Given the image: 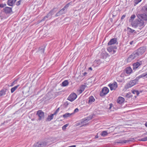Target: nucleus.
I'll return each mask as SVG.
<instances>
[{
  "instance_id": "14",
  "label": "nucleus",
  "mask_w": 147,
  "mask_h": 147,
  "mask_svg": "<svg viewBox=\"0 0 147 147\" xmlns=\"http://www.w3.org/2000/svg\"><path fill=\"white\" fill-rule=\"evenodd\" d=\"M117 39L116 38H113L111 39L108 43V45H111L115 44H117Z\"/></svg>"
},
{
  "instance_id": "56",
  "label": "nucleus",
  "mask_w": 147,
  "mask_h": 147,
  "mask_svg": "<svg viewBox=\"0 0 147 147\" xmlns=\"http://www.w3.org/2000/svg\"><path fill=\"white\" fill-rule=\"evenodd\" d=\"M145 73V75L146 76V78H147V72Z\"/></svg>"
},
{
  "instance_id": "19",
  "label": "nucleus",
  "mask_w": 147,
  "mask_h": 147,
  "mask_svg": "<svg viewBox=\"0 0 147 147\" xmlns=\"http://www.w3.org/2000/svg\"><path fill=\"white\" fill-rule=\"evenodd\" d=\"M142 12L146 14H147V5H145L142 8Z\"/></svg>"
},
{
  "instance_id": "25",
  "label": "nucleus",
  "mask_w": 147,
  "mask_h": 147,
  "mask_svg": "<svg viewBox=\"0 0 147 147\" xmlns=\"http://www.w3.org/2000/svg\"><path fill=\"white\" fill-rule=\"evenodd\" d=\"M132 71V69L130 67H127L125 69V71L126 73L127 74H130Z\"/></svg>"
},
{
  "instance_id": "47",
  "label": "nucleus",
  "mask_w": 147,
  "mask_h": 147,
  "mask_svg": "<svg viewBox=\"0 0 147 147\" xmlns=\"http://www.w3.org/2000/svg\"><path fill=\"white\" fill-rule=\"evenodd\" d=\"M142 0H136V2H137V4L138 3L140 2Z\"/></svg>"
},
{
  "instance_id": "5",
  "label": "nucleus",
  "mask_w": 147,
  "mask_h": 147,
  "mask_svg": "<svg viewBox=\"0 0 147 147\" xmlns=\"http://www.w3.org/2000/svg\"><path fill=\"white\" fill-rule=\"evenodd\" d=\"M109 89L107 87H104L102 89L100 92V95L103 96L107 94L109 92Z\"/></svg>"
},
{
  "instance_id": "21",
  "label": "nucleus",
  "mask_w": 147,
  "mask_h": 147,
  "mask_svg": "<svg viewBox=\"0 0 147 147\" xmlns=\"http://www.w3.org/2000/svg\"><path fill=\"white\" fill-rule=\"evenodd\" d=\"M88 99L89 100L88 103L89 104H92L93 102H94L95 101V100L93 96H90L89 98Z\"/></svg>"
},
{
  "instance_id": "50",
  "label": "nucleus",
  "mask_w": 147,
  "mask_h": 147,
  "mask_svg": "<svg viewBox=\"0 0 147 147\" xmlns=\"http://www.w3.org/2000/svg\"><path fill=\"white\" fill-rule=\"evenodd\" d=\"M10 14L11 13V12L12 11L11 8V7H10Z\"/></svg>"
},
{
  "instance_id": "57",
  "label": "nucleus",
  "mask_w": 147,
  "mask_h": 147,
  "mask_svg": "<svg viewBox=\"0 0 147 147\" xmlns=\"http://www.w3.org/2000/svg\"><path fill=\"white\" fill-rule=\"evenodd\" d=\"M95 138H98V136H95Z\"/></svg>"
},
{
  "instance_id": "22",
  "label": "nucleus",
  "mask_w": 147,
  "mask_h": 147,
  "mask_svg": "<svg viewBox=\"0 0 147 147\" xmlns=\"http://www.w3.org/2000/svg\"><path fill=\"white\" fill-rule=\"evenodd\" d=\"M127 30L129 33H133L134 34H136V32L134 30L132 29L129 27L127 28Z\"/></svg>"
},
{
  "instance_id": "34",
  "label": "nucleus",
  "mask_w": 147,
  "mask_h": 147,
  "mask_svg": "<svg viewBox=\"0 0 147 147\" xmlns=\"http://www.w3.org/2000/svg\"><path fill=\"white\" fill-rule=\"evenodd\" d=\"M136 17V16L134 14L132 15L130 17V19L129 20L130 22L132 21Z\"/></svg>"
},
{
  "instance_id": "27",
  "label": "nucleus",
  "mask_w": 147,
  "mask_h": 147,
  "mask_svg": "<svg viewBox=\"0 0 147 147\" xmlns=\"http://www.w3.org/2000/svg\"><path fill=\"white\" fill-rule=\"evenodd\" d=\"M133 54L131 55L127 59V61L128 62H130L131 60L135 59L134 57Z\"/></svg>"
},
{
  "instance_id": "49",
  "label": "nucleus",
  "mask_w": 147,
  "mask_h": 147,
  "mask_svg": "<svg viewBox=\"0 0 147 147\" xmlns=\"http://www.w3.org/2000/svg\"><path fill=\"white\" fill-rule=\"evenodd\" d=\"M133 42H134V41H132L130 42L129 43L130 45H131L133 44Z\"/></svg>"
},
{
  "instance_id": "39",
  "label": "nucleus",
  "mask_w": 147,
  "mask_h": 147,
  "mask_svg": "<svg viewBox=\"0 0 147 147\" xmlns=\"http://www.w3.org/2000/svg\"><path fill=\"white\" fill-rule=\"evenodd\" d=\"M59 111V108L56 110L55 112L53 114H53V115H56L58 113Z\"/></svg>"
},
{
  "instance_id": "18",
  "label": "nucleus",
  "mask_w": 147,
  "mask_h": 147,
  "mask_svg": "<svg viewBox=\"0 0 147 147\" xmlns=\"http://www.w3.org/2000/svg\"><path fill=\"white\" fill-rule=\"evenodd\" d=\"M3 12L6 14L7 15V17L9 16V7H5L3 9Z\"/></svg>"
},
{
  "instance_id": "35",
  "label": "nucleus",
  "mask_w": 147,
  "mask_h": 147,
  "mask_svg": "<svg viewBox=\"0 0 147 147\" xmlns=\"http://www.w3.org/2000/svg\"><path fill=\"white\" fill-rule=\"evenodd\" d=\"M70 4V3H69L67 4L63 8L65 10H66V9H67L69 6V5Z\"/></svg>"
},
{
  "instance_id": "53",
  "label": "nucleus",
  "mask_w": 147,
  "mask_h": 147,
  "mask_svg": "<svg viewBox=\"0 0 147 147\" xmlns=\"http://www.w3.org/2000/svg\"><path fill=\"white\" fill-rule=\"evenodd\" d=\"M7 4L8 5H9V0H8L7 1Z\"/></svg>"
},
{
  "instance_id": "54",
  "label": "nucleus",
  "mask_w": 147,
  "mask_h": 147,
  "mask_svg": "<svg viewBox=\"0 0 147 147\" xmlns=\"http://www.w3.org/2000/svg\"><path fill=\"white\" fill-rule=\"evenodd\" d=\"M145 125L146 127H147V122H146L145 123Z\"/></svg>"
},
{
  "instance_id": "24",
  "label": "nucleus",
  "mask_w": 147,
  "mask_h": 147,
  "mask_svg": "<svg viewBox=\"0 0 147 147\" xmlns=\"http://www.w3.org/2000/svg\"><path fill=\"white\" fill-rule=\"evenodd\" d=\"M116 46H114V47H108L107 49V51L110 53L112 51L113 52L115 51L113 50L114 49H116Z\"/></svg>"
},
{
  "instance_id": "43",
  "label": "nucleus",
  "mask_w": 147,
  "mask_h": 147,
  "mask_svg": "<svg viewBox=\"0 0 147 147\" xmlns=\"http://www.w3.org/2000/svg\"><path fill=\"white\" fill-rule=\"evenodd\" d=\"M16 80H15L11 84V85L10 86H12L16 83Z\"/></svg>"
},
{
  "instance_id": "31",
  "label": "nucleus",
  "mask_w": 147,
  "mask_h": 147,
  "mask_svg": "<svg viewBox=\"0 0 147 147\" xmlns=\"http://www.w3.org/2000/svg\"><path fill=\"white\" fill-rule=\"evenodd\" d=\"M68 84V81L65 80L62 83V86H65Z\"/></svg>"
},
{
  "instance_id": "23",
  "label": "nucleus",
  "mask_w": 147,
  "mask_h": 147,
  "mask_svg": "<svg viewBox=\"0 0 147 147\" xmlns=\"http://www.w3.org/2000/svg\"><path fill=\"white\" fill-rule=\"evenodd\" d=\"M53 114H51L50 115H48L47 117V118L46 119V121H51L52 119H53Z\"/></svg>"
},
{
  "instance_id": "28",
  "label": "nucleus",
  "mask_w": 147,
  "mask_h": 147,
  "mask_svg": "<svg viewBox=\"0 0 147 147\" xmlns=\"http://www.w3.org/2000/svg\"><path fill=\"white\" fill-rule=\"evenodd\" d=\"M19 85H18L16 86H14V87L12 88L11 89V92L12 93L13 92H14L15 90H16L17 88H18V87L19 86Z\"/></svg>"
},
{
  "instance_id": "32",
  "label": "nucleus",
  "mask_w": 147,
  "mask_h": 147,
  "mask_svg": "<svg viewBox=\"0 0 147 147\" xmlns=\"http://www.w3.org/2000/svg\"><path fill=\"white\" fill-rule=\"evenodd\" d=\"M108 134V133L106 131H102L101 134V135L103 137L107 136Z\"/></svg>"
},
{
  "instance_id": "6",
  "label": "nucleus",
  "mask_w": 147,
  "mask_h": 147,
  "mask_svg": "<svg viewBox=\"0 0 147 147\" xmlns=\"http://www.w3.org/2000/svg\"><path fill=\"white\" fill-rule=\"evenodd\" d=\"M137 16L139 19L143 20L145 21L147 20V15L146 13H138L137 15Z\"/></svg>"
},
{
  "instance_id": "45",
  "label": "nucleus",
  "mask_w": 147,
  "mask_h": 147,
  "mask_svg": "<svg viewBox=\"0 0 147 147\" xmlns=\"http://www.w3.org/2000/svg\"><path fill=\"white\" fill-rule=\"evenodd\" d=\"M78 111H79L78 109V108H76L74 110V113L77 112Z\"/></svg>"
},
{
  "instance_id": "46",
  "label": "nucleus",
  "mask_w": 147,
  "mask_h": 147,
  "mask_svg": "<svg viewBox=\"0 0 147 147\" xmlns=\"http://www.w3.org/2000/svg\"><path fill=\"white\" fill-rule=\"evenodd\" d=\"M125 17V15H123L121 18V20L123 19Z\"/></svg>"
},
{
  "instance_id": "37",
  "label": "nucleus",
  "mask_w": 147,
  "mask_h": 147,
  "mask_svg": "<svg viewBox=\"0 0 147 147\" xmlns=\"http://www.w3.org/2000/svg\"><path fill=\"white\" fill-rule=\"evenodd\" d=\"M126 97L129 98L132 96L131 95V93L130 92L126 94L125 96Z\"/></svg>"
},
{
  "instance_id": "51",
  "label": "nucleus",
  "mask_w": 147,
  "mask_h": 147,
  "mask_svg": "<svg viewBox=\"0 0 147 147\" xmlns=\"http://www.w3.org/2000/svg\"><path fill=\"white\" fill-rule=\"evenodd\" d=\"M87 74V73L86 72H84L83 74V75L84 76H85L86 74Z\"/></svg>"
},
{
  "instance_id": "8",
  "label": "nucleus",
  "mask_w": 147,
  "mask_h": 147,
  "mask_svg": "<svg viewBox=\"0 0 147 147\" xmlns=\"http://www.w3.org/2000/svg\"><path fill=\"white\" fill-rule=\"evenodd\" d=\"M108 86L110 87L111 90H115L117 87V84L116 82H114L112 84H110Z\"/></svg>"
},
{
  "instance_id": "11",
  "label": "nucleus",
  "mask_w": 147,
  "mask_h": 147,
  "mask_svg": "<svg viewBox=\"0 0 147 147\" xmlns=\"http://www.w3.org/2000/svg\"><path fill=\"white\" fill-rule=\"evenodd\" d=\"M142 64V61H140L138 62H137L136 63H134L133 64V69L134 70H136Z\"/></svg>"
},
{
  "instance_id": "59",
  "label": "nucleus",
  "mask_w": 147,
  "mask_h": 147,
  "mask_svg": "<svg viewBox=\"0 0 147 147\" xmlns=\"http://www.w3.org/2000/svg\"><path fill=\"white\" fill-rule=\"evenodd\" d=\"M111 108V106L110 105V107H109V109H110Z\"/></svg>"
},
{
  "instance_id": "13",
  "label": "nucleus",
  "mask_w": 147,
  "mask_h": 147,
  "mask_svg": "<svg viewBox=\"0 0 147 147\" xmlns=\"http://www.w3.org/2000/svg\"><path fill=\"white\" fill-rule=\"evenodd\" d=\"M93 117L92 115H90L88 117H87L86 119H83L81 121V123L82 124L83 123H85L88 121L91 120L92 119Z\"/></svg>"
},
{
  "instance_id": "10",
  "label": "nucleus",
  "mask_w": 147,
  "mask_h": 147,
  "mask_svg": "<svg viewBox=\"0 0 147 147\" xmlns=\"http://www.w3.org/2000/svg\"><path fill=\"white\" fill-rule=\"evenodd\" d=\"M146 50V48L145 47H142L140 48L136 51L141 56L143 54Z\"/></svg>"
},
{
  "instance_id": "15",
  "label": "nucleus",
  "mask_w": 147,
  "mask_h": 147,
  "mask_svg": "<svg viewBox=\"0 0 147 147\" xmlns=\"http://www.w3.org/2000/svg\"><path fill=\"white\" fill-rule=\"evenodd\" d=\"M86 86L84 85H81L80 87V89L78 90L77 91L79 94L82 93L84 90Z\"/></svg>"
},
{
  "instance_id": "26",
  "label": "nucleus",
  "mask_w": 147,
  "mask_h": 147,
  "mask_svg": "<svg viewBox=\"0 0 147 147\" xmlns=\"http://www.w3.org/2000/svg\"><path fill=\"white\" fill-rule=\"evenodd\" d=\"M144 77H145L146 78L145 73H143L142 74L140 75L138 77H136V80L138 81V80L140 78H142Z\"/></svg>"
},
{
  "instance_id": "4",
  "label": "nucleus",
  "mask_w": 147,
  "mask_h": 147,
  "mask_svg": "<svg viewBox=\"0 0 147 147\" xmlns=\"http://www.w3.org/2000/svg\"><path fill=\"white\" fill-rule=\"evenodd\" d=\"M36 114L38 117V120H39L43 119L45 118L44 113L41 110L38 111Z\"/></svg>"
},
{
  "instance_id": "33",
  "label": "nucleus",
  "mask_w": 147,
  "mask_h": 147,
  "mask_svg": "<svg viewBox=\"0 0 147 147\" xmlns=\"http://www.w3.org/2000/svg\"><path fill=\"white\" fill-rule=\"evenodd\" d=\"M17 0H10V6H12L14 4Z\"/></svg>"
},
{
  "instance_id": "16",
  "label": "nucleus",
  "mask_w": 147,
  "mask_h": 147,
  "mask_svg": "<svg viewBox=\"0 0 147 147\" xmlns=\"http://www.w3.org/2000/svg\"><path fill=\"white\" fill-rule=\"evenodd\" d=\"M124 101V98L123 97L120 96L118 98L117 100V102L118 103L121 104L123 103Z\"/></svg>"
},
{
  "instance_id": "48",
  "label": "nucleus",
  "mask_w": 147,
  "mask_h": 147,
  "mask_svg": "<svg viewBox=\"0 0 147 147\" xmlns=\"http://www.w3.org/2000/svg\"><path fill=\"white\" fill-rule=\"evenodd\" d=\"M103 54H104L106 57L108 55V54L106 53H103Z\"/></svg>"
},
{
  "instance_id": "44",
  "label": "nucleus",
  "mask_w": 147,
  "mask_h": 147,
  "mask_svg": "<svg viewBox=\"0 0 147 147\" xmlns=\"http://www.w3.org/2000/svg\"><path fill=\"white\" fill-rule=\"evenodd\" d=\"M21 0H20L19 1H18L16 3V5L18 6V5H20V3L21 2Z\"/></svg>"
},
{
  "instance_id": "58",
  "label": "nucleus",
  "mask_w": 147,
  "mask_h": 147,
  "mask_svg": "<svg viewBox=\"0 0 147 147\" xmlns=\"http://www.w3.org/2000/svg\"><path fill=\"white\" fill-rule=\"evenodd\" d=\"M144 134L145 135H147V132L146 133H145Z\"/></svg>"
},
{
  "instance_id": "1",
  "label": "nucleus",
  "mask_w": 147,
  "mask_h": 147,
  "mask_svg": "<svg viewBox=\"0 0 147 147\" xmlns=\"http://www.w3.org/2000/svg\"><path fill=\"white\" fill-rule=\"evenodd\" d=\"M144 22L142 20H136L135 21L131 23V25L133 27L135 28H137L138 26H143Z\"/></svg>"
},
{
  "instance_id": "12",
  "label": "nucleus",
  "mask_w": 147,
  "mask_h": 147,
  "mask_svg": "<svg viewBox=\"0 0 147 147\" xmlns=\"http://www.w3.org/2000/svg\"><path fill=\"white\" fill-rule=\"evenodd\" d=\"M66 11V10H65L64 9L62 8L60 10L59 12H57L56 14L55 15V17L60 16L61 15L64 14Z\"/></svg>"
},
{
  "instance_id": "20",
  "label": "nucleus",
  "mask_w": 147,
  "mask_h": 147,
  "mask_svg": "<svg viewBox=\"0 0 147 147\" xmlns=\"http://www.w3.org/2000/svg\"><path fill=\"white\" fill-rule=\"evenodd\" d=\"M132 54H133V56L134 57L135 59H136V58H138V57L140 56V54L138 53V52H137V51L134 52L132 53Z\"/></svg>"
},
{
  "instance_id": "30",
  "label": "nucleus",
  "mask_w": 147,
  "mask_h": 147,
  "mask_svg": "<svg viewBox=\"0 0 147 147\" xmlns=\"http://www.w3.org/2000/svg\"><path fill=\"white\" fill-rule=\"evenodd\" d=\"M73 114V113H67L64 115H63V117L65 118L70 116Z\"/></svg>"
},
{
  "instance_id": "38",
  "label": "nucleus",
  "mask_w": 147,
  "mask_h": 147,
  "mask_svg": "<svg viewBox=\"0 0 147 147\" xmlns=\"http://www.w3.org/2000/svg\"><path fill=\"white\" fill-rule=\"evenodd\" d=\"M69 125V124H67L64 125L62 127V129L63 130H65L66 129V127H67Z\"/></svg>"
},
{
  "instance_id": "40",
  "label": "nucleus",
  "mask_w": 147,
  "mask_h": 147,
  "mask_svg": "<svg viewBox=\"0 0 147 147\" xmlns=\"http://www.w3.org/2000/svg\"><path fill=\"white\" fill-rule=\"evenodd\" d=\"M141 141H147V137L143 138L141 139Z\"/></svg>"
},
{
  "instance_id": "2",
  "label": "nucleus",
  "mask_w": 147,
  "mask_h": 147,
  "mask_svg": "<svg viewBox=\"0 0 147 147\" xmlns=\"http://www.w3.org/2000/svg\"><path fill=\"white\" fill-rule=\"evenodd\" d=\"M55 9H56V8H54L53 9L51 10L49 13L47 14V16H45L43 19L41 20V21L45 20H47V19L48 18L49 19H51L52 18V15L56 12V11H55L54 10Z\"/></svg>"
},
{
  "instance_id": "42",
  "label": "nucleus",
  "mask_w": 147,
  "mask_h": 147,
  "mask_svg": "<svg viewBox=\"0 0 147 147\" xmlns=\"http://www.w3.org/2000/svg\"><path fill=\"white\" fill-rule=\"evenodd\" d=\"M39 51L40 53H44V48H39Z\"/></svg>"
},
{
  "instance_id": "9",
  "label": "nucleus",
  "mask_w": 147,
  "mask_h": 147,
  "mask_svg": "<svg viewBox=\"0 0 147 147\" xmlns=\"http://www.w3.org/2000/svg\"><path fill=\"white\" fill-rule=\"evenodd\" d=\"M77 95L74 93L71 94L68 98L67 99L71 102L74 101L77 97Z\"/></svg>"
},
{
  "instance_id": "36",
  "label": "nucleus",
  "mask_w": 147,
  "mask_h": 147,
  "mask_svg": "<svg viewBox=\"0 0 147 147\" xmlns=\"http://www.w3.org/2000/svg\"><path fill=\"white\" fill-rule=\"evenodd\" d=\"M132 93L134 94H136L137 95H138L139 94V92L138 91L133 90L132 92Z\"/></svg>"
},
{
  "instance_id": "3",
  "label": "nucleus",
  "mask_w": 147,
  "mask_h": 147,
  "mask_svg": "<svg viewBox=\"0 0 147 147\" xmlns=\"http://www.w3.org/2000/svg\"><path fill=\"white\" fill-rule=\"evenodd\" d=\"M138 82V81L136 80V78L133 80H132L129 82L125 85V87L126 88H131L136 84Z\"/></svg>"
},
{
  "instance_id": "55",
  "label": "nucleus",
  "mask_w": 147,
  "mask_h": 147,
  "mask_svg": "<svg viewBox=\"0 0 147 147\" xmlns=\"http://www.w3.org/2000/svg\"><path fill=\"white\" fill-rule=\"evenodd\" d=\"M89 70H92V67H90L89 68Z\"/></svg>"
},
{
  "instance_id": "29",
  "label": "nucleus",
  "mask_w": 147,
  "mask_h": 147,
  "mask_svg": "<svg viewBox=\"0 0 147 147\" xmlns=\"http://www.w3.org/2000/svg\"><path fill=\"white\" fill-rule=\"evenodd\" d=\"M129 140H118V142H117L118 143H125L127 142H129Z\"/></svg>"
},
{
  "instance_id": "7",
  "label": "nucleus",
  "mask_w": 147,
  "mask_h": 147,
  "mask_svg": "<svg viewBox=\"0 0 147 147\" xmlns=\"http://www.w3.org/2000/svg\"><path fill=\"white\" fill-rule=\"evenodd\" d=\"M47 145V144L45 142H40L35 144L33 147H44Z\"/></svg>"
},
{
  "instance_id": "17",
  "label": "nucleus",
  "mask_w": 147,
  "mask_h": 147,
  "mask_svg": "<svg viewBox=\"0 0 147 147\" xmlns=\"http://www.w3.org/2000/svg\"><path fill=\"white\" fill-rule=\"evenodd\" d=\"M8 92L7 90L4 89L0 91V97L4 95L7 92Z\"/></svg>"
},
{
  "instance_id": "52",
  "label": "nucleus",
  "mask_w": 147,
  "mask_h": 147,
  "mask_svg": "<svg viewBox=\"0 0 147 147\" xmlns=\"http://www.w3.org/2000/svg\"><path fill=\"white\" fill-rule=\"evenodd\" d=\"M76 147V145H72V146H68V147Z\"/></svg>"
},
{
  "instance_id": "41",
  "label": "nucleus",
  "mask_w": 147,
  "mask_h": 147,
  "mask_svg": "<svg viewBox=\"0 0 147 147\" xmlns=\"http://www.w3.org/2000/svg\"><path fill=\"white\" fill-rule=\"evenodd\" d=\"M6 4H0V8H3L5 6H6Z\"/></svg>"
}]
</instances>
